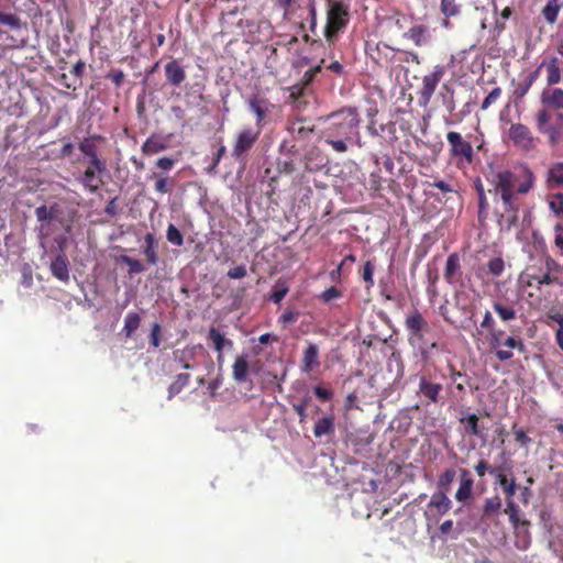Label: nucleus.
<instances>
[{"mask_svg": "<svg viewBox=\"0 0 563 563\" xmlns=\"http://www.w3.org/2000/svg\"><path fill=\"white\" fill-rule=\"evenodd\" d=\"M249 107L251 111L255 114L257 126L256 129L261 130L266 113L269 111V102L264 98L254 96L249 100Z\"/></svg>", "mask_w": 563, "mask_h": 563, "instance_id": "nucleus-27", "label": "nucleus"}, {"mask_svg": "<svg viewBox=\"0 0 563 563\" xmlns=\"http://www.w3.org/2000/svg\"><path fill=\"white\" fill-rule=\"evenodd\" d=\"M0 24L7 25L11 30H20L22 20L16 14L0 12Z\"/></svg>", "mask_w": 563, "mask_h": 563, "instance_id": "nucleus-48", "label": "nucleus"}, {"mask_svg": "<svg viewBox=\"0 0 563 563\" xmlns=\"http://www.w3.org/2000/svg\"><path fill=\"white\" fill-rule=\"evenodd\" d=\"M167 240L176 246H181L184 243L183 234L179 232V229L174 224H169L167 229Z\"/></svg>", "mask_w": 563, "mask_h": 563, "instance_id": "nucleus-58", "label": "nucleus"}, {"mask_svg": "<svg viewBox=\"0 0 563 563\" xmlns=\"http://www.w3.org/2000/svg\"><path fill=\"white\" fill-rule=\"evenodd\" d=\"M321 139L331 146L335 153H345L350 145L361 147L358 126L360 113L354 107L341 108L328 114L324 119Z\"/></svg>", "mask_w": 563, "mask_h": 563, "instance_id": "nucleus-2", "label": "nucleus"}, {"mask_svg": "<svg viewBox=\"0 0 563 563\" xmlns=\"http://www.w3.org/2000/svg\"><path fill=\"white\" fill-rule=\"evenodd\" d=\"M544 271L542 268H537V266H529L521 274V278L527 283L529 287L541 288L542 286V275Z\"/></svg>", "mask_w": 563, "mask_h": 563, "instance_id": "nucleus-37", "label": "nucleus"}, {"mask_svg": "<svg viewBox=\"0 0 563 563\" xmlns=\"http://www.w3.org/2000/svg\"><path fill=\"white\" fill-rule=\"evenodd\" d=\"M493 476L496 477L497 482L500 484L506 497H514L516 493V483L514 479H508L503 472L501 467H498L497 474Z\"/></svg>", "mask_w": 563, "mask_h": 563, "instance_id": "nucleus-43", "label": "nucleus"}, {"mask_svg": "<svg viewBox=\"0 0 563 563\" xmlns=\"http://www.w3.org/2000/svg\"><path fill=\"white\" fill-rule=\"evenodd\" d=\"M145 247L143 250V254L145 256L146 262L150 265H156L159 261V256L156 252V241L153 233H147L144 236Z\"/></svg>", "mask_w": 563, "mask_h": 563, "instance_id": "nucleus-38", "label": "nucleus"}, {"mask_svg": "<svg viewBox=\"0 0 563 563\" xmlns=\"http://www.w3.org/2000/svg\"><path fill=\"white\" fill-rule=\"evenodd\" d=\"M375 266L372 261L365 262L361 273L362 279L365 283L366 290H369L374 286L373 273Z\"/></svg>", "mask_w": 563, "mask_h": 563, "instance_id": "nucleus-50", "label": "nucleus"}, {"mask_svg": "<svg viewBox=\"0 0 563 563\" xmlns=\"http://www.w3.org/2000/svg\"><path fill=\"white\" fill-rule=\"evenodd\" d=\"M260 133V129L250 126L241 130L235 139L233 152H231V155H233L235 159H244L255 145Z\"/></svg>", "mask_w": 563, "mask_h": 563, "instance_id": "nucleus-8", "label": "nucleus"}, {"mask_svg": "<svg viewBox=\"0 0 563 563\" xmlns=\"http://www.w3.org/2000/svg\"><path fill=\"white\" fill-rule=\"evenodd\" d=\"M208 340L212 342L213 349L219 354H221L225 347L231 349L234 344L230 339H225L224 335L214 327L209 329Z\"/></svg>", "mask_w": 563, "mask_h": 563, "instance_id": "nucleus-33", "label": "nucleus"}, {"mask_svg": "<svg viewBox=\"0 0 563 563\" xmlns=\"http://www.w3.org/2000/svg\"><path fill=\"white\" fill-rule=\"evenodd\" d=\"M443 277L451 286L462 283L463 271L461 260L457 253H451L445 261Z\"/></svg>", "mask_w": 563, "mask_h": 563, "instance_id": "nucleus-14", "label": "nucleus"}, {"mask_svg": "<svg viewBox=\"0 0 563 563\" xmlns=\"http://www.w3.org/2000/svg\"><path fill=\"white\" fill-rule=\"evenodd\" d=\"M501 96V88L497 87L493 91L488 93L487 97L484 98L481 109L487 110L492 104H494Z\"/></svg>", "mask_w": 563, "mask_h": 563, "instance_id": "nucleus-61", "label": "nucleus"}, {"mask_svg": "<svg viewBox=\"0 0 563 563\" xmlns=\"http://www.w3.org/2000/svg\"><path fill=\"white\" fill-rule=\"evenodd\" d=\"M310 397H303L300 402L292 405V409L299 417V422H302L307 419V406L310 405Z\"/></svg>", "mask_w": 563, "mask_h": 563, "instance_id": "nucleus-59", "label": "nucleus"}, {"mask_svg": "<svg viewBox=\"0 0 563 563\" xmlns=\"http://www.w3.org/2000/svg\"><path fill=\"white\" fill-rule=\"evenodd\" d=\"M119 262L129 266L130 274L142 273L145 269L143 264L139 260H135L128 255H121L119 257Z\"/></svg>", "mask_w": 563, "mask_h": 563, "instance_id": "nucleus-52", "label": "nucleus"}, {"mask_svg": "<svg viewBox=\"0 0 563 563\" xmlns=\"http://www.w3.org/2000/svg\"><path fill=\"white\" fill-rule=\"evenodd\" d=\"M512 432L515 435V441L518 442V445L520 446H529L531 443V439L528 437L527 433L520 428H517L516 424L512 426Z\"/></svg>", "mask_w": 563, "mask_h": 563, "instance_id": "nucleus-63", "label": "nucleus"}, {"mask_svg": "<svg viewBox=\"0 0 563 563\" xmlns=\"http://www.w3.org/2000/svg\"><path fill=\"white\" fill-rule=\"evenodd\" d=\"M141 316L137 312L131 311L125 316L123 320V333L125 336L132 338L135 331L140 328Z\"/></svg>", "mask_w": 563, "mask_h": 563, "instance_id": "nucleus-41", "label": "nucleus"}, {"mask_svg": "<svg viewBox=\"0 0 563 563\" xmlns=\"http://www.w3.org/2000/svg\"><path fill=\"white\" fill-rule=\"evenodd\" d=\"M167 147L168 144L163 140L162 136L152 134L142 144L141 150L144 155L151 156L164 152L165 150H167Z\"/></svg>", "mask_w": 563, "mask_h": 563, "instance_id": "nucleus-29", "label": "nucleus"}, {"mask_svg": "<svg viewBox=\"0 0 563 563\" xmlns=\"http://www.w3.org/2000/svg\"><path fill=\"white\" fill-rule=\"evenodd\" d=\"M452 509V500L444 492H434L428 504V510L435 516H444Z\"/></svg>", "mask_w": 563, "mask_h": 563, "instance_id": "nucleus-23", "label": "nucleus"}, {"mask_svg": "<svg viewBox=\"0 0 563 563\" xmlns=\"http://www.w3.org/2000/svg\"><path fill=\"white\" fill-rule=\"evenodd\" d=\"M548 189L563 188V163H552L545 174Z\"/></svg>", "mask_w": 563, "mask_h": 563, "instance_id": "nucleus-26", "label": "nucleus"}, {"mask_svg": "<svg viewBox=\"0 0 563 563\" xmlns=\"http://www.w3.org/2000/svg\"><path fill=\"white\" fill-rule=\"evenodd\" d=\"M563 9V0H548L542 9V16L549 24H553Z\"/></svg>", "mask_w": 563, "mask_h": 563, "instance_id": "nucleus-35", "label": "nucleus"}, {"mask_svg": "<svg viewBox=\"0 0 563 563\" xmlns=\"http://www.w3.org/2000/svg\"><path fill=\"white\" fill-rule=\"evenodd\" d=\"M319 366V346L316 343H309L303 351V356H301L300 371L303 373H312Z\"/></svg>", "mask_w": 563, "mask_h": 563, "instance_id": "nucleus-22", "label": "nucleus"}, {"mask_svg": "<svg viewBox=\"0 0 563 563\" xmlns=\"http://www.w3.org/2000/svg\"><path fill=\"white\" fill-rule=\"evenodd\" d=\"M165 76L168 85L179 88L186 79V71L179 60L173 58L165 65Z\"/></svg>", "mask_w": 563, "mask_h": 563, "instance_id": "nucleus-17", "label": "nucleus"}, {"mask_svg": "<svg viewBox=\"0 0 563 563\" xmlns=\"http://www.w3.org/2000/svg\"><path fill=\"white\" fill-rule=\"evenodd\" d=\"M205 347L202 344L196 345H186L184 349H178L174 351V360L184 368V369H194L197 366V353L203 352Z\"/></svg>", "mask_w": 563, "mask_h": 563, "instance_id": "nucleus-13", "label": "nucleus"}, {"mask_svg": "<svg viewBox=\"0 0 563 563\" xmlns=\"http://www.w3.org/2000/svg\"><path fill=\"white\" fill-rule=\"evenodd\" d=\"M58 212V205L54 203L48 207L45 205H41L35 208V217L38 222H47L52 221L56 218V214Z\"/></svg>", "mask_w": 563, "mask_h": 563, "instance_id": "nucleus-39", "label": "nucleus"}, {"mask_svg": "<svg viewBox=\"0 0 563 563\" xmlns=\"http://www.w3.org/2000/svg\"><path fill=\"white\" fill-rule=\"evenodd\" d=\"M490 194L499 197L506 212L508 228L518 222L519 200L517 195L529 194L536 185V175L531 168L523 166L519 174L509 169L497 172L492 181Z\"/></svg>", "mask_w": 563, "mask_h": 563, "instance_id": "nucleus-1", "label": "nucleus"}, {"mask_svg": "<svg viewBox=\"0 0 563 563\" xmlns=\"http://www.w3.org/2000/svg\"><path fill=\"white\" fill-rule=\"evenodd\" d=\"M538 78H539V69H534L533 71L529 73L526 77H523L521 80H519L515 85V89H514L515 98L521 99L523 96H526L530 91L533 84L538 80Z\"/></svg>", "mask_w": 563, "mask_h": 563, "instance_id": "nucleus-30", "label": "nucleus"}, {"mask_svg": "<svg viewBox=\"0 0 563 563\" xmlns=\"http://www.w3.org/2000/svg\"><path fill=\"white\" fill-rule=\"evenodd\" d=\"M505 269V263L501 257H494L478 268L477 275L482 276V273L486 275H492L493 277H498L503 274Z\"/></svg>", "mask_w": 563, "mask_h": 563, "instance_id": "nucleus-36", "label": "nucleus"}, {"mask_svg": "<svg viewBox=\"0 0 563 563\" xmlns=\"http://www.w3.org/2000/svg\"><path fill=\"white\" fill-rule=\"evenodd\" d=\"M445 139L449 145V156H451V159L454 161L459 168L473 164L474 152L472 144L460 132L448 131Z\"/></svg>", "mask_w": 563, "mask_h": 563, "instance_id": "nucleus-7", "label": "nucleus"}, {"mask_svg": "<svg viewBox=\"0 0 563 563\" xmlns=\"http://www.w3.org/2000/svg\"><path fill=\"white\" fill-rule=\"evenodd\" d=\"M249 375V363L244 356H238L233 365V378L238 383H244Z\"/></svg>", "mask_w": 563, "mask_h": 563, "instance_id": "nucleus-42", "label": "nucleus"}, {"mask_svg": "<svg viewBox=\"0 0 563 563\" xmlns=\"http://www.w3.org/2000/svg\"><path fill=\"white\" fill-rule=\"evenodd\" d=\"M460 422L464 426L465 434L476 437L483 442L487 440L485 428L479 423V418L476 413H468L462 417Z\"/></svg>", "mask_w": 563, "mask_h": 563, "instance_id": "nucleus-21", "label": "nucleus"}, {"mask_svg": "<svg viewBox=\"0 0 563 563\" xmlns=\"http://www.w3.org/2000/svg\"><path fill=\"white\" fill-rule=\"evenodd\" d=\"M150 179H154V191L161 195H167L173 192L175 187L174 178L169 177L164 173H153L148 176Z\"/></svg>", "mask_w": 563, "mask_h": 563, "instance_id": "nucleus-28", "label": "nucleus"}, {"mask_svg": "<svg viewBox=\"0 0 563 563\" xmlns=\"http://www.w3.org/2000/svg\"><path fill=\"white\" fill-rule=\"evenodd\" d=\"M313 393L321 402L331 401L333 398V390L331 389V387L324 386V384H319L314 386Z\"/></svg>", "mask_w": 563, "mask_h": 563, "instance_id": "nucleus-54", "label": "nucleus"}, {"mask_svg": "<svg viewBox=\"0 0 563 563\" xmlns=\"http://www.w3.org/2000/svg\"><path fill=\"white\" fill-rule=\"evenodd\" d=\"M474 471L479 478H483L486 474H497L498 467H494L487 463V460L481 459L474 466Z\"/></svg>", "mask_w": 563, "mask_h": 563, "instance_id": "nucleus-51", "label": "nucleus"}, {"mask_svg": "<svg viewBox=\"0 0 563 563\" xmlns=\"http://www.w3.org/2000/svg\"><path fill=\"white\" fill-rule=\"evenodd\" d=\"M488 334L486 338L489 340V345L493 351H497L499 347L503 346V340L504 331L501 330H494L490 332H486Z\"/></svg>", "mask_w": 563, "mask_h": 563, "instance_id": "nucleus-57", "label": "nucleus"}, {"mask_svg": "<svg viewBox=\"0 0 563 563\" xmlns=\"http://www.w3.org/2000/svg\"><path fill=\"white\" fill-rule=\"evenodd\" d=\"M176 161L170 157H162L155 161V166L164 174L168 173L175 166Z\"/></svg>", "mask_w": 563, "mask_h": 563, "instance_id": "nucleus-64", "label": "nucleus"}, {"mask_svg": "<svg viewBox=\"0 0 563 563\" xmlns=\"http://www.w3.org/2000/svg\"><path fill=\"white\" fill-rule=\"evenodd\" d=\"M334 432V416L328 415L320 418L313 429V434L316 438H321L323 435H329Z\"/></svg>", "mask_w": 563, "mask_h": 563, "instance_id": "nucleus-34", "label": "nucleus"}, {"mask_svg": "<svg viewBox=\"0 0 563 563\" xmlns=\"http://www.w3.org/2000/svg\"><path fill=\"white\" fill-rule=\"evenodd\" d=\"M494 330H497L496 321L493 317L492 311L486 310V312H484V314H483V320L481 321L479 327L476 329L475 333H473V335H472L473 340H475V342L478 343L486 332H490Z\"/></svg>", "mask_w": 563, "mask_h": 563, "instance_id": "nucleus-32", "label": "nucleus"}, {"mask_svg": "<svg viewBox=\"0 0 563 563\" xmlns=\"http://www.w3.org/2000/svg\"><path fill=\"white\" fill-rule=\"evenodd\" d=\"M420 349V355L423 361H429L434 352H442V346L437 342L433 341L431 343H426L422 346H418Z\"/></svg>", "mask_w": 563, "mask_h": 563, "instance_id": "nucleus-53", "label": "nucleus"}, {"mask_svg": "<svg viewBox=\"0 0 563 563\" xmlns=\"http://www.w3.org/2000/svg\"><path fill=\"white\" fill-rule=\"evenodd\" d=\"M456 477V471L454 468H446L444 470L438 477L437 492H444L445 494L450 490L452 487V483L454 482V478Z\"/></svg>", "mask_w": 563, "mask_h": 563, "instance_id": "nucleus-40", "label": "nucleus"}, {"mask_svg": "<svg viewBox=\"0 0 563 563\" xmlns=\"http://www.w3.org/2000/svg\"><path fill=\"white\" fill-rule=\"evenodd\" d=\"M440 10L445 18L457 16L461 13V7L455 0H441Z\"/></svg>", "mask_w": 563, "mask_h": 563, "instance_id": "nucleus-47", "label": "nucleus"}, {"mask_svg": "<svg viewBox=\"0 0 563 563\" xmlns=\"http://www.w3.org/2000/svg\"><path fill=\"white\" fill-rule=\"evenodd\" d=\"M51 274L65 284L69 282V263L64 251L51 262Z\"/></svg>", "mask_w": 563, "mask_h": 563, "instance_id": "nucleus-25", "label": "nucleus"}, {"mask_svg": "<svg viewBox=\"0 0 563 563\" xmlns=\"http://www.w3.org/2000/svg\"><path fill=\"white\" fill-rule=\"evenodd\" d=\"M442 390V385L439 383H433L429 380L426 376H421L419 380V390L418 394L424 398H427L432 404H439L440 401V391Z\"/></svg>", "mask_w": 563, "mask_h": 563, "instance_id": "nucleus-24", "label": "nucleus"}, {"mask_svg": "<svg viewBox=\"0 0 563 563\" xmlns=\"http://www.w3.org/2000/svg\"><path fill=\"white\" fill-rule=\"evenodd\" d=\"M563 266L551 257L545 260L544 274L542 275V285L556 284L563 286Z\"/></svg>", "mask_w": 563, "mask_h": 563, "instance_id": "nucleus-19", "label": "nucleus"}, {"mask_svg": "<svg viewBox=\"0 0 563 563\" xmlns=\"http://www.w3.org/2000/svg\"><path fill=\"white\" fill-rule=\"evenodd\" d=\"M550 210L556 214H563V194H552L549 199Z\"/></svg>", "mask_w": 563, "mask_h": 563, "instance_id": "nucleus-55", "label": "nucleus"}, {"mask_svg": "<svg viewBox=\"0 0 563 563\" xmlns=\"http://www.w3.org/2000/svg\"><path fill=\"white\" fill-rule=\"evenodd\" d=\"M501 507L503 503L499 496L486 498L482 507L481 519L488 520L495 516H498V514L501 510Z\"/></svg>", "mask_w": 563, "mask_h": 563, "instance_id": "nucleus-31", "label": "nucleus"}, {"mask_svg": "<svg viewBox=\"0 0 563 563\" xmlns=\"http://www.w3.org/2000/svg\"><path fill=\"white\" fill-rule=\"evenodd\" d=\"M477 198H478L477 220L481 224H483L487 220V209L489 208V203L487 202V196L485 194H481V196H477Z\"/></svg>", "mask_w": 563, "mask_h": 563, "instance_id": "nucleus-56", "label": "nucleus"}, {"mask_svg": "<svg viewBox=\"0 0 563 563\" xmlns=\"http://www.w3.org/2000/svg\"><path fill=\"white\" fill-rule=\"evenodd\" d=\"M402 37L409 40L417 47H422L430 42V31L426 24H413L402 33Z\"/></svg>", "mask_w": 563, "mask_h": 563, "instance_id": "nucleus-18", "label": "nucleus"}, {"mask_svg": "<svg viewBox=\"0 0 563 563\" xmlns=\"http://www.w3.org/2000/svg\"><path fill=\"white\" fill-rule=\"evenodd\" d=\"M503 346H506L508 349H516L519 352H522L525 350V342L520 339V336H506V340L503 341Z\"/></svg>", "mask_w": 563, "mask_h": 563, "instance_id": "nucleus-62", "label": "nucleus"}, {"mask_svg": "<svg viewBox=\"0 0 563 563\" xmlns=\"http://www.w3.org/2000/svg\"><path fill=\"white\" fill-rule=\"evenodd\" d=\"M288 132L299 140H306L314 131V125L307 118H296L288 121Z\"/></svg>", "mask_w": 563, "mask_h": 563, "instance_id": "nucleus-20", "label": "nucleus"}, {"mask_svg": "<svg viewBox=\"0 0 563 563\" xmlns=\"http://www.w3.org/2000/svg\"><path fill=\"white\" fill-rule=\"evenodd\" d=\"M508 136L514 145L523 152H531L536 147V137L525 123H511L508 129Z\"/></svg>", "mask_w": 563, "mask_h": 563, "instance_id": "nucleus-9", "label": "nucleus"}, {"mask_svg": "<svg viewBox=\"0 0 563 563\" xmlns=\"http://www.w3.org/2000/svg\"><path fill=\"white\" fill-rule=\"evenodd\" d=\"M474 479L472 481H460L459 488L455 493V499L459 503H465L472 498L473 495Z\"/></svg>", "mask_w": 563, "mask_h": 563, "instance_id": "nucleus-44", "label": "nucleus"}, {"mask_svg": "<svg viewBox=\"0 0 563 563\" xmlns=\"http://www.w3.org/2000/svg\"><path fill=\"white\" fill-rule=\"evenodd\" d=\"M540 103L536 113L537 130L555 146L560 143V126H563V89L545 87L541 90Z\"/></svg>", "mask_w": 563, "mask_h": 563, "instance_id": "nucleus-3", "label": "nucleus"}, {"mask_svg": "<svg viewBox=\"0 0 563 563\" xmlns=\"http://www.w3.org/2000/svg\"><path fill=\"white\" fill-rule=\"evenodd\" d=\"M504 514H507L510 522L514 527H517L519 523V507L515 503L514 497H506V508L504 509Z\"/></svg>", "mask_w": 563, "mask_h": 563, "instance_id": "nucleus-46", "label": "nucleus"}, {"mask_svg": "<svg viewBox=\"0 0 563 563\" xmlns=\"http://www.w3.org/2000/svg\"><path fill=\"white\" fill-rule=\"evenodd\" d=\"M102 141H104L102 135L95 134L84 137L78 144L79 152L89 158V162H91L96 168H102V162H106L99 156L98 152V143Z\"/></svg>", "mask_w": 563, "mask_h": 563, "instance_id": "nucleus-12", "label": "nucleus"}, {"mask_svg": "<svg viewBox=\"0 0 563 563\" xmlns=\"http://www.w3.org/2000/svg\"><path fill=\"white\" fill-rule=\"evenodd\" d=\"M189 374H179L168 388V399H173L178 395L189 383Z\"/></svg>", "mask_w": 563, "mask_h": 563, "instance_id": "nucleus-45", "label": "nucleus"}, {"mask_svg": "<svg viewBox=\"0 0 563 563\" xmlns=\"http://www.w3.org/2000/svg\"><path fill=\"white\" fill-rule=\"evenodd\" d=\"M106 169V163H102V168H96L92 165V163H89L86 170L82 172V174L77 178V180L86 191H89L90 194H96L103 184L99 175L103 174Z\"/></svg>", "mask_w": 563, "mask_h": 563, "instance_id": "nucleus-11", "label": "nucleus"}, {"mask_svg": "<svg viewBox=\"0 0 563 563\" xmlns=\"http://www.w3.org/2000/svg\"><path fill=\"white\" fill-rule=\"evenodd\" d=\"M404 325L407 332V340L411 346H422L427 343V335L431 331V328L418 309H413L407 313Z\"/></svg>", "mask_w": 563, "mask_h": 563, "instance_id": "nucleus-6", "label": "nucleus"}, {"mask_svg": "<svg viewBox=\"0 0 563 563\" xmlns=\"http://www.w3.org/2000/svg\"><path fill=\"white\" fill-rule=\"evenodd\" d=\"M342 297V290L338 289L335 286H331L320 294L319 299L323 302H331V300H336Z\"/></svg>", "mask_w": 563, "mask_h": 563, "instance_id": "nucleus-60", "label": "nucleus"}, {"mask_svg": "<svg viewBox=\"0 0 563 563\" xmlns=\"http://www.w3.org/2000/svg\"><path fill=\"white\" fill-rule=\"evenodd\" d=\"M549 319L559 325V328L555 329V342L559 344L561 350L563 351V313L562 312H555L552 314H549Z\"/></svg>", "mask_w": 563, "mask_h": 563, "instance_id": "nucleus-49", "label": "nucleus"}, {"mask_svg": "<svg viewBox=\"0 0 563 563\" xmlns=\"http://www.w3.org/2000/svg\"><path fill=\"white\" fill-rule=\"evenodd\" d=\"M545 68L547 71V87H554L560 84L563 79V71L560 68V58L551 56L547 60H543L537 69Z\"/></svg>", "mask_w": 563, "mask_h": 563, "instance_id": "nucleus-16", "label": "nucleus"}, {"mask_svg": "<svg viewBox=\"0 0 563 563\" xmlns=\"http://www.w3.org/2000/svg\"><path fill=\"white\" fill-rule=\"evenodd\" d=\"M369 56L382 67L394 68L402 63H413L417 65L421 63L420 56L417 53L396 49L383 42L369 49Z\"/></svg>", "mask_w": 563, "mask_h": 563, "instance_id": "nucleus-4", "label": "nucleus"}, {"mask_svg": "<svg viewBox=\"0 0 563 563\" xmlns=\"http://www.w3.org/2000/svg\"><path fill=\"white\" fill-rule=\"evenodd\" d=\"M493 309L504 323H508L517 318L519 303L517 299H495Z\"/></svg>", "mask_w": 563, "mask_h": 563, "instance_id": "nucleus-15", "label": "nucleus"}, {"mask_svg": "<svg viewBox=\"0 0 563 563\" xmlns=\"http://www.w3.org/2000/svg\"><path fill=\"white\" fill-rule=\"evenodd\" d=\"M445 74V66L438 64L433 67L432 71L426 75L422 79V87L420 89V99L427 104L430 102L439 82Z\"/></svg>", "mask_w": 563, "mask_h": 563, "instance_id": "nucleus-10", "label": "nucleus"}, {"mask_svg": "<svg viewBox=\"0 0 563 563\" xmlns=\"http://www.w3.org/2000/svg\"><path fill=\"white\" fill-rule=\"evenodd\" d=\"M350 21V9L343 0H328L324 36L333 42L345 30Z\"/></svg>", "mask_w": 563, "mask_h": 563, "instance_id": "nucleus-5", "label": "nucleus"}]
</instances>
